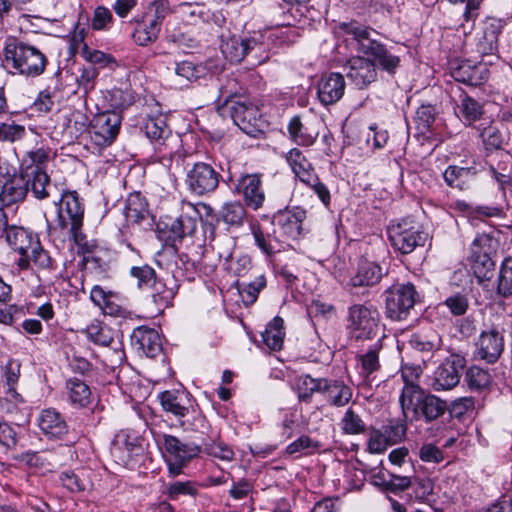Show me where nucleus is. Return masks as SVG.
<instances>
[{
	"label": "nucleus",
	"mask_w": 512,
	"mask_h": 512,
	"mask_svg": "<svg viewBox=\"0 0 512 512\" xmlns=\"http://www.w3.org/2000/svg\"><path fill=\"white\" fill-rule=\"evenodd\" d=\"M207 69L202 64L190 61H182L176 64L175 74L187 82L197 81L205 77Z\"/></svg>",
	"instance_id": "nucleus-42"
},
{
	"label": "nucleus",
	"mask_w": 512,
	"mask_h": 512,
	"mask_svg": "<svg viewBox=\"0 0 512 512\" xmlns=\"http://www.w3.org/2000/svg\"><path fill=\"white\" fill-rule=\"evenodd\" d=\"M221 217L226 224L239 227L246 218V211L240 202H230L223 206Z\"/></svg>",
	"instance_id": "nucleus-45"
},
{
	"label": "nucleus",
	"mask_w": 512,
	"mask_h": 512,
	"mask_svg": "<svg viewBox=\"0 0 512 512\" xmlns=\"http://www.w3.org/2000/svg\"><path fill=\"white\" fill-rule=\"evenodd\" d=\"M66 394L71 405L84 408L91 402L92 393L89 386L79 378H70L66 382Z\"/></svg>",
	"instance_id": "nucleus-29"
},
{
	"label": "nucleus",
	"mask_w": 512,
	"mask_h": 512,
	"mask_svg": "<svg viewBox=\"0 0 512 512\" xmlns=\"http://www.w3.org/2000/svg\"><path fill=\"white\" fill-rule=\"evenodd\" d=\"M197 227V220L188 215H180L174 219L170 225V231L174 239H183L185 236L191 235L195 232Z\"/></svg>",
	"instance_id": "nucleus-43"
},
{
	"label": "nucleus",
	"mask_w": 512,
	"mask_h": 512,
	"mask_svg": "<svg viewBox=\"0 0 512 512\" xmlns=\"http://www.w3.org/2000/svg\"><path fill=\"white\" fill-rule=\"evenodd\" d=\"M445 304L452 314L459 316L467 311L468 299L464 295L456 294L447 298Z\"/></svg>",
	"instance_id": "nucleus-62"
},
{
	"label": "nucleus",
	"mask_w": 512,
	"mask_h": 512,
	"mask_svg": "<svg viewBox=\"0 0 512 512\" xmlns=\"http://www.w3.org/2000/svg\"><path fill=\"white\" fill-rule=\"evenodd\" d=\"M152 300L158 306H165L170 303L174 297V291L172 288L166 287V285L160 281H154Z\"/></svg>",
	"instance_id": "nucleus-56"
},
{
	"label": "nucleus",
	"mask_w": 512,
	"mask_h": 512,
	"mask_svg": "<svg viewBox=\"0 0 512 512\" xmlns=\"http://www.w3.org/2000/svg\"><path fill=\"white\" fill-rule=\"evenodd\" d=\"M465 359L461 354H450L436 369L432 388L435 391L451 390L458 385Z\"/></svg>",
	"instance_id": "nucleus-9"
},
{
	"label": "nucleus",
	"mask_w": 512,
	"mask_h": 512,
	"mask_svg": "<svg viewBox=\"0 0 512 512\" xmlns=\"http://www.w3.org/2000/svg\"><path fill=\"white\" fill-rule=\"evenodd\" d=\"M385 294L386 315L395 321L406 319L419 300V294L412 283L393 285Z\"/></svg>",
	"instance_id": "nucleus-5"
},
{
	"label": "nucleus",
	"mask_w": 512,
	"mask_h": 512,
	"mask_svg": "<svg viewBox=\"0 0 512 512\" xmlns=\"http://www.w3.org/2000/svg\"><path fill=\"white\" fill-rule=\"evenodd\" d=\"M206 452L221 461L230 462L234 459L235 453L230 446L224 442H212L206 445Z\"/></svg>",
	"instance_id": "nucleus-55"
},
{
	"label": "nucleus",
	"mask_w": 512,
	"mask_h": 512,
	"mask_svg": "<svg viewBox=\"0 0 512 512\" xmlns=\"http://www.w3.org/2000/svg\"><path fill=\"white\" fill-rule=\"evenodd\" d=\"M24 176L28 180V186H31V192L35 198L41 200L49 196L47 187L50 185V178L46 171Z\"/></svg>",
	"instance_id": "nucleus-48"
},
{
	"label": "nucleus",
	"mask_w": 512,
	"mask_h": 512,
	"mask_svg": "<svg viewBox=\"0 0 512 512\" xmlns=\"http://www.w3.org/2000/svg\"><path fill=\"white\" fill-rule=\"evenodd\" d=\"M49 161L50 153L48 149L40 147L27 151L21 159L20 171L23 175L44 172Z\"/></svg>",
	"instance_id": "nucleus-26"
},
{
	"label": "nucleus",
	"mask_w": 512,
	"mask_h": 512,
	"mask_svg": "<svg viewBox=\"0 0 512 512\" xmlns=\"http://www.w3.org/2000/svg\"><path fill=\"white\" fill-rule=\"evenodd\" d=\"M124 214L128 222L138 223L148 214L147 204L140 194H132L128 197Z\"/></svg>",
	"instance_id": "nucleus-38"
},
{
	"label": "nucleus",
	"mask_w": 512,
	"mask_h": 512,
	"mask_svg": "<svg viewBox=\"0 0 512 512\" xmlns=\"http://www.w3.org/2000/svg\"><path fill=\"white\" fill-rule=\"evenodd\" d=\"M143 131L150 140L156 142L163 141V144L170 134L165 119L162 115L148 117L144 123Z\"/></svg>",
	"instance_id": "nucleus-37"
},
{
	"label": "nucleus",
	"mask_w": 512,
	"mask_h": 512,
	"mask_svg": "<svg viewBox=\"0 0 512 512\" xmlns=\"http://www.w3.org/2000/svg\"><path fill=\"white\" fill-rule=\"evenodd\" d=\"M341 426L344 433L349 435L361 434L366 428L364 421L352 408L345 412L341 420Z\"/></svg>",
	"instance_id": "nucleus-49"
},
{
	"label": "nucleus",
	"mask_w": 512,
	"mask_h": 512,
	"mask_svg": "<svg viewBox=\"0 0 512 512\" xmlns=\"http://www.w3.org/2000/svg\"><path fill=\"white\" fill-rule=\"evenodd\" d=\"M183 390H166L158 395L162 409L176 418H183L189 413L190 400Z\"/></svg>",
	"instance_id": "nucleus-19"
},
{
	"label": "nucleus",
	"mask_w": 512,
	"mask_h": 512,
	"mask_svg": "<svg viewBox=\"0 0 512 512\" xmlns=\"http://www.w3.org/2000/svg\"><path fill=\"white\" fill-rule=\"evenodd\" d=\"M447 409L446 402L432 394L425 395L421 401H418V415L427 422L438 419L444 415Z\"/></svg>",
	"instance_id": "nucleus-32"
},
{
	"label": "nucleus",
	"mask_w": 512,
	"mask_h": 512,
	"mask_svg": "<svg viewBox=\"0 0 512 512\" xmlns=\"http://www.w3.org/2000/svg\"><path fill=\"white\" fill-rule=\"evenodd\" d=\"M476 171L471 167L449 166L443 173L445 182L450 187L463 190L474 179Z\"/></svg>",
	"instance_id": "nucleus-34"
},
{
	"label": "nucleus",
	"mask_w": 512,
	"mask_h": 512,
	"mask_svg": "<svg viewBox=\"0 0 512 512\" xmlns=\"http://www.w3.org/2000/svg\"><path fill=\"white\" fill-rule=\"evenodd\" d=\"M498 292L504 297L512 295V258H506L501 265Z\"/></svg>",
	"instance_id": "nucleus-50"
},
{
	"label": "nucleus",
	"mask_w": 512,
	"mask_h": 512,
	"mask_svg": "<svg viewBox=\"0 0 512 512\" xmlns=\"http://www.w3.org/2000/svg\"><path fill=\"white\" fill-rule=\"evenodd\" d=\"M197 490L194 486V484L190 481L186 482H174L171 484H168L165 488V494L172 500L177 499L181 495H190L194 496L196 495Z\"/></svg>",
	"instance_id": "nucleus-54"
},
{
	"label": "nucleus",
	"mask_w": 512,
	"mask_h": 512,
	"mask_svg": "<svg viewBox=\"0 0 512 512\" xmlns=\"http://www.w3.org/2000/svg\"><path fill=\"white\" fill-rule=\"evenodd\" d=\"M28 193V180L23 173L4 181L0 190V200L4 205H12L25 199Z\"/></svg>",
	"instance_id": "nucleus-25"
},
{
	"label": "nucleus",
	"mask_w": 512,
	"mask_h": 512,
	"mask_svg": "<svg viewBox=\"0 0 512 512\" xmlns=\"http://www.w3.org/2000/svg\"><path fill=\"white\" fill-rule=\"evenodd\" d=\"M325 379H314L309 375L301 376L297 381L298 397L309 402L315 392L322 393Z\"/></svg>",
	"instance_id": "nucleus-41"
},
{
	"label": "nucleus",
	"mask_w": 512,
	"mask_h": 512,
	"mask_svg": "<svg viewBox=\"0 0 512 512\" xmlns=\"http://www.w3.org/2000/svg\"><path fill=\"white\" fill-rule=\"evenodd\" d=\"M481 137L483 139L486 149H500L505 141L506 135L495 126H489L485 128Z\"/></svg>",
	"instance_id": "nucleus-51"
},
{
	"label": "nucleus",
	"mask_w": 512,
	"mask_h": 512,
	"mask_svg": "<svg viewBox=\"0 0 512 512\" xmlns=\"http://www.w3.org/2000/svg\"><path fill=\"white\" fill-rule=\"evenodd\" d=\"M105 315L119 318H127L130 315V311L112 294V296L105 302L101 308Z\"/></svg>",
	"instance_id": "nucleus-59"
},
{
	"label": "nucleus",
	"mask_w": 512,
	"mask_h": 512,
	"mask_svg": "<svg viewBox=\"0 0 512 512\" xmlns=\"http://www.w3.org/2000/svg\"><path fill=\"white\" fill-rule=\"evenodd\" d=\"M285 334L284 320L277 316L266 326L262 339L269 349L280 351L283 348Z\"/></svg>",
	"instance_id": "nucleus-33"
},
{
	"label": "nucleus",
	"mask_w": 512,
	"mask_h": 512,
	"mask_svg": "<svg viewBox=\"0 0 512 512\" xmlns=\"http://www.w3.org/2000/svg\"><path fill=\"white\" fill-rule=\"evenodd\" d=\"M17 444V433L7 423H0V445L5 449H12Z\"/></svg>",
	"instance_id": "nucleus-61"
},
{
	"label": "nucleus",
	"mask_w": 512,
	"mask_h": 512,
	"mask_svg": "<svg viewBox=\"0 0 512 512\" xmlns=\"http://www.w3.org/2000/svg\"><path fill=\"white\" fill-rule=\"evenodd\" d=\"M131 346L137 352H160L166 349L160 334L151 328L139 327L131 335Z\"/></svg>",
	"instance_id": "nucleus-21"
},
{
	"label": "nucleus",
	"mask_w": 512,
	"mask_h": 512,
	"mask_svg": "<svg viewBox=\"0 0 512 512\" xmlns=\"http://www.w3.org/2000/svg\"><path fill=\"white\" fill-rule=\"evenodd\" d=\"M160 28L161 27L157 25V21H149V23L139 25L135 29L132 37L136 44L146 46L157 40Z\"/></svg>",
	"instance_id": "nucleus-44"
},
{
	"label": "nucleus",
	"mask_w": 512,
	"mask_h": 512,
	"mask_svg": "<svg viewBox=\"0 0 512 512\" xmlns=\"http://www.w3.org/2000/svg\"><path fill=\"white\" fill-rule=\"evenodd\" d=\"M38 427L49 439H60L67 433L66 422L54 409H45L40 413Z\"/></svg>",
	"instance_id": "nucleus-23"
},
{
	"label": "nucleus",
	"mask_w": 512,
	"mask_h": 512,
	"mask_svg": "<svg viewBox=\"0 0 512 512\" xmlns=\"http://www.w3.org/2000/svg\"><path fill=\"white\" fill-rule=\"evenodd\" d=\"M84 210L75 191L63 193L58 204L57 224L67 230L76 244L82 243L85 236L81 232Z\"/></svg>",
	"instance_id": "nucleus-3"
},
{
	"label": "nucleus",
	"mask_w": 512,
	"mask_h": 512,
	"mask_svg": "<svg viewBox=\"0 0 512 512\" xmlns=\"http://www.w3.org/2000/svg\"><path fill=\"white\" fill-rule=\"evenodd\" d=\"M345 90L344 77L339 73H330L322 76L318 81L317 94L320 102L324 105H331L338 102Z\"/></svg>",
	"instance_id": "nucleus-15"
},
{
	"label": "nucleus",
	"mask_w": 512,
	"mask_h": 512,
	"mask_svg": "<svg viewBox=\"0 0 512 512\" xmlns=\"http://www.w3.org/2000/svg\"><path fill=\"white\" fill-rule=\"evenodd\" d=\"M458 114L466 123L471 124L482 115V107L473 98L464 96L458 105Z\"/></svg>",
	"instance_id": "nucleus-47"
},
{
	"label": "nucleus",
	"mask_w": 512,
	"mask_h": 512,
	"mask_svg": "<svg viewBox=\"0 0 512 512\" xmlns=\"http://www.w3.org/2000/svg\"><path fill=\"white\" fill-rule=\"evenodd\" d=\"M121 125V117L116 112L96 115L91 124L92 139L99 146H108L116 138Z\"/></svg>",
	"instance_id": "nucleus-10"
},
{
	"label": "nucleus",
	"mask_w": 512,
	"mask_h": 512,
	"mask_svg": "<svg viewBox=\"0 0 512 512\" xmlns=\"http://www.w3.org/2000/svg\"><path fill=\"white\" fill-rule=\"evenodd\" d=\"M112 24L113 15L111 11L104 6L96 7L91 19L92 29L96 31L108 30Z\"/></svg>",
	"instance_id": "nucleus-52"
},
{
	"label": "nucleus",
	"mask_w": 512,
	"mask_h": 512,
	"mask_svg": "<svg viewBox=\"0 0 512 512\" xmlns=\"http://www.w3.org/2000/svg\"><path fill=\"white\" fill-rule=\"evenodd\" d=\"M465 380L471 390L481 391L490 385L491 376L488 371L472 366L467 370Z\"/></svg>",
	"instance_id": "nucleus-46"
},
{
	"label": "nucleus",
	"mask_w": 512,
	"mask_h": 512,
	"mask_svg": "<svg viewBox=\"0 0 512 512\" xmlns=\"http://www.w3.org/2000/svg\"><path fill=\"white\" fill-rule=\"evenodd\" d=\"M322 394L332 405L341 407L346 405L352 397L351 389L341 382L324 381Z\"/></svg>",
	"instance_id": "nucleus-35"
},
{
	"label": "nucleus",
	"mask_w": 512,
	"mask_h": 512,
	"mask_svg": "<svg viewBox=\"0 0 512 512\" xmlns=\"http://www.w3.org/2000/svg\"><path fill=\"white\" fill-rule=\"evenodd\" d=\"M234 123L245 133L252 135L258 126L260 112L250 102L235 101L230 107Z\"/></svg>",
	"instance_id": "nucleus-13"
},
{
	"label": "nucleus",
	"mask_w": 512,
	"mask_h": 512,
	"mask_svg": "<svg viewBox=\"0 0 512 512\" xmlns=\"http://www.w3.org/2000/svg\"><path fill=\"white\" fill-rule=\"evenodd\" d=\"M220 49L224 57L231 63H240L246 59L247 36L231 35L223 33L220 36Z\"/></svg>",
	"instance_id": "nucleus-24"
},
{
	"label": "nucleus",
	"mask_w": 512,
	"mask_h": 512,
	"mask_svg": "<svg viewBox=\"0 0 512 512\" xmlns=\"http://www.w3.org/2000/svg\"><path fill=\"white\" fill-rule=\"evenodd\" d=\"M503 27L504 23L501 19L493 17L486 19L483 26V38L479 41L482 52L491 53L496 49Z\"/></svg>",
	"instance_id": "nucleus-31"
},
{
	"label": "nucleus",
	"mask_w": 512,
	"mask_h": 512,
	"mask_svg": "<svg viewBox=\"0 0 512 512\" xmlns=\"http://www.w3.org/2000/svg\"><path fill=\"white\" fill-rule=\"evenodd\" d=\"M306 218V211L300 207L279 211L274 216L275 224L288 238H297L302 230V222Z\"/></svg>",
	"instance_id": "nucleus-17"
},
{
	"label": "nucleus",
	"mask_w": 512,
	"mask_h": 512,
	"mask_svg": "<svg viewBox=\"0 0 512 512\" xmlns=\"http://www.w3.org/2000/svg\"><path fill=\"white\" fill-rule=\"evenodd\" d=\"M5 236L8 245L21 255L17 262L19 268L28 269L29 251L39 241L38 238L24 228L15 226L8 227L5 230Z\"/></svg>",
	"instance_id": "nucleus-11"
},
{
	"label": "nucleus",
	"mask_w": 512,
	"mask_h": 512,
	"mask_svg": "<svg viewBox=\"0 0 512 512\" xmlns=\"http://www.w3.org/2000/svg\"><path fill=\"white\" fill-rule=\"evenodd\" d=\"M347 77L359 88L377 79V69L367 56L353 57L348 61Z\"/></svg>",
	"instance_id": "nucleus-14"
},
{
	"label": "nucleus",
	"mask_w": 512,
	"mask_h": 512,
	"mask_svg": "<svg viewBox=\"0 0 512 512\" xmlns=\"http://www.w3.org/2000/svg\"><path fill=\"white\" fill-rule=\"evenodd\" d=\"M419 456L422 461L439 463L443 460L442 451L433 444H425L420 448Z\"/></svg>",
	"instance_id": "nucleus-63"
},
{
	"label": "nucleus",
	"mask_w": 512,
	"mask_h": 512,
	"mask_svg": "<svg viewBox=\"0 0 512 512\" xmlns=\"http://www.w3.org/2000/svg\"><path fill=\"white\" fill-rule=\"evenodd\" d=\"M3 56V61L7 67L26 77L42 75L48 65V58L44 52L33 45L14 38L6 40Z\"/></svg>",
	"instance_id": "nucleus-2"
},
{
	"label": "nucleus",
	"mask_w": 512,
	"mask_h": 512,
	"mask_svg": "<svg viewBox=\"0 0 512 512\" xmlns=\"http://www.w3.org/2000/svg\"><path fill=\"white\" fill-rule=\"evenodd\" d=\"M286 160L291 167L295 176L302 182H310L315 180V171L312 164L303 155L302 151L298 148L291 149L287 155Z\"/></svg>",
	"instance_id": "nucleus-28"
},
{
	"label": "nucleus",
	"mask_w": 512,
	"mask_h": 512,
	"mask_svg": "<svg viewBox=\"0 0 512 512\" xmlns=\"http://www.w3.org/2000/svg\"><path fill=\"white\" fill-rule=\"evenodd\" d=\"M383 276V269L376 263L363 260L359 263L357 272L351 277L354 287L372 286L377 284Z\"/></svg>",
	"instance_id": "nucleus-27"
},
{
	"label": "nucleus",
	"mask_w": 512,
	"mask_h": 512,
	"mask_svg": "<svg viewBox=\"0 0 512 512\" xmlns=\"http://www.w3.org/2000/svg\"><path fill=\"white\" fill-rule=\"evenodd\" d=\"M319 124L318 120L302 123L299 117H293L288 124V133L298 145L311 146L319 135Z\"/></svg>",
	"instance_id": "nucleus-20"
},
{
	"label": "nucleus",
	"mask_w": 512,
	"mask_h": 512,
	"mask_svg": "<svg viewBox=\"0 0 512 512\" xmlns=\"http://www.w3.org/2000/svg\"><path fill=\"white\" fill-rule=\"evenodd\" d=\"M492 242V239L486 235H478L472 245L477 250H474V253L477 254V257L474 261L473 269L477 278H488V273L491 272L494 268L493 261L489 258L488 253L489 250L486 247H489Z\"/></svg>",
	"instance_id": "nucleus-22"
},
{
	"label": "nucleus",
	"mask_w": 512,
	"mask_h": 512,
	"mask_svg": "<svg viewBox=\"0 0 512 512\" xmlns=\"http://www.w3.org/2000/svg\"><path fill=\"white\" fill-rule=\"evenodd\" d=\"M394 427H386L383 431L372 430L368 440V451L374 454L383 453L389 446L395 444L397 440H393L392 432Z\"/></svg>",
	"instance_id": "nucleus-36"
},
{
	"label": "nucleus",
	"mask_w": 512,
	"mask_h": 512,
	"mask_svg": "<svg viewBox=\"0 0 512 512\" xmlns=\"http://www.w3.org/2000/svg\"><path fill=\"white\" fill-rule=\"evenodd\" d=\"M252 234L256 245L266 255H272L276 252V247L272 244L270 236L265 235L259 227L252 226Z\"/></svg>",
	"instance_id": "nucleus-60"
},
{
	"label": "nucleus",
	"mask_w": 512,
	"mask_h": 512,
	"mask_svg": "<svg viewBox=\"0 0 512 512\" xmlns=\"http://www.w3.org/2000/svg\"><path fill=\"white\" fill-rule=\"evenodd\" d=\"M60 479L63 486L72 492H80L85 489L84 482L74 472H63Z\"/></svg>",
	"instance_id": "nucleus-64"
},
{
	"label": "nucleus",
	"mask_w": 512,
	"mask_h": 512,
	"mask_svg": "<svg viewBox=\"0 0 512 512\" xmlns=\"http://www.w3.org/2000/svg\"><path fill=\"white\" fill-rule=\"evenodd\" d=\"M272 36L271 32H254L247 36L246 60L249 65L257 66L269 60L273 41Z\"/></svg>",
	"instance_id": "nucleus-12"
},
{
	"label": "nucleus",
	"mask_w": 512,
	"mask_h": 512,
	"mask_svg": "<svg viewBox=\"0 0 512 512\" xmlns=\"http://www.w3.org/2000/svg\"><path fill=\"white\" fill-rule=\"evenodd\" d=\"M141 452L142 447L136 438H131L124 431L119 432L112 442L111 454L122 465H128Z\"/></svg>",
	"instance_id": "nucleus-18"
},
{
	"label": "nucleus",
	"mask_w": 512,
	"mask_h": 512,
	"mask_svg": "<svg viewBox=\"0 0 512 512\" xmlns=\"http://www.w3.org/2000/svg\"><path fill=\"white\" fill-rule=\"evenodd\" d=\"M220 174L209 164L197 162L187 172L186 184L191 192L202 196L213 192L219 185Z\"/></svg>",
	"instance_id": "nucleus-8"
},
{
	"label": "nucleus",
	"mask_w": 512,
	"mask_h": 512,
	"mask_svg": "<svg viewBox=\"0 0 512 512\" xmlns=\"http://www.w3.org/2000/svg\"><path fill=\"white\" fill-rule=\"evenodd\" d=\"M391 245L402 254H409L418 246H424L428 234L411 219L392 224L387 230Z\"/></svg>",
	"instance_id": "nucleus-4"
},
{
	"label": "nucleus",
	"mask_w": 512,
	"mask_h": 512,
	"mask_svg": "<svg viewBox=\"0 0 512 512\" xmlns=\"http://www.w3.org/2000/svg\"><path fill=\"white\" fill-rule=\"evenodd\" d=\"M480 352H503L504 337L495 330L483 331L477 341Z\"/></svg>",
	"instance_id": "nucleus-39"
},
{
	"label": "nucleus",
	"mask_w": 512,
	"mask_h": 512,
	"mask_svg": "<svg viewBox=\"0 0 512 512\" xmlns=\"http://www.w3.org/2000/svg\"><path fill=\"white\" fill-rule=\"evenodd\" d=\"M318 447V441L307 435H302L286 447V453L289 455L302 454Z\"/></svg>",
	"instance_id": "nucleus-53"
},
{
	"label": "nucleus",
	"mask_w": 512,
	"mask_h": 512,
	"mask_svg": "<svg viewBox=\"0 0 512 512\" xmlns=\"http://www.w3.org/2000/svg\"><path fill=\"white\" fill-rule=\"evenodd\" d=\"M163 448L169 473L177 476L182 468L199 453V448L190 443H184L177 437L164 434Z\"/></svg>",
	"instance_id": "nucleus-7"
},
{
	"label": "nucleus",
	"mask_w": 512,
	"mask_h": 512,
	"mask_svg": "<svg viewBox=\"0 0 512 512\" xmlns=\"http://www.w3.org/2000/svg\"><path fill=\"white\" fill-rule=\"evenodd\" d=\"M348 329L351 339H371L378 330V312L372 307L356 304L349 308Z\"/></svg>",
	"instance_id": "nucleus-6"
},
{
	"label": "nucleus",
	"mask_w": 512,
	"mask_h": 512,
	"mask_svg": "<svg viewBox=\"0 0 512 512\" xmlns=\"http://www.w3.org/2000/svg\"><path fill=\"white\" fill-rule=\"evenodd\" d=\"M25 128L15 123H2L0 125V142H14L23 137Z\"/></svg>",
	"instance_id": "nucleus-57"
},
{
	"label": "nucleus",
	"mask_w": 512,
	"mask_h": 512,
	"mask_svg": "<svg viewBox=\"0 0 512 512\" xmlns=\"http://www.w3.org/2000/svg\"><path fill=\"white\" fill-rule=\"evenodd\" d=\"M236 189L243 196L248 207L254 210L262 207L265 201V193L262 189L261 179L257 174L242 176L238 181Z\"/></svg>",
	"instance_id": "nucleus-16"
},
{
	"label": "nucleus",
	"mask_w": 512,
	"mask_h": 512,
	"mask_svg": "<svg viewBox=\"0 0 512 512\" xmlns=\"http://www.w3.org/2000/svg\"><path fill=\"white\" fill-rule=\"evenodd\" d=\"M423 391L415 382L405 383L399 396L403 415L407 418L411 413L418 416V401L424 397Z\"/></svg>",
	"instance_id": "nucleus-30"
},
{
	"label": "nucleus",
	"mask_w": 512,
	"mask_h": 512,
	"mask_svg": "<svg viewBox=\"0 0 512 512\" xmlns=\"http://www.w3.org/2000/svg\"><path fill=\"white\" fill-rule=\"evenodd\" d=\"M31 262L39 269H46L51 265L49 254L42 248L39 241L29 251V264Z\"/></svg>",
	"instance_id": "nucleus-58"
},
{
	"label": "nucleus",
	"mask_w": 512,
	"mask_h": 512,
	"mask_svg": "<svg viewBox=\"0 0 512 512\" xmlns=\"http://www.w3.org/2000/svg\"><path fill=\"white\" fill-rule=\"evenodd\" d=\"M341 27L357 42L358 52L369 57L375 68L379 67L390 75L396 73L401 65V56L396 52L395 47L387 46L372 38V31L358 23H344Z\"/></svg>",
	"instance_id": "nucleus-1"
},
{
	"label": "nucleus",
	"mask_w": 512,
	"mask_h": 512,
	"mask_svg": "<svg viewBox=\"0 0 512 512\" xmlns=\"http://www.w3.org/2000/svg\"><path fill=\"white\" fill-rule=\"evenodd\" d=\"M238 291L242 298L243 303L246 306L252 305L258 298L259 292L265 288L266 279L263 275H260L255 278L254 281L249 283H239L237 282Z\"/></svg>",
	"instance_id": "nucleus-40"
}]
</instances>
